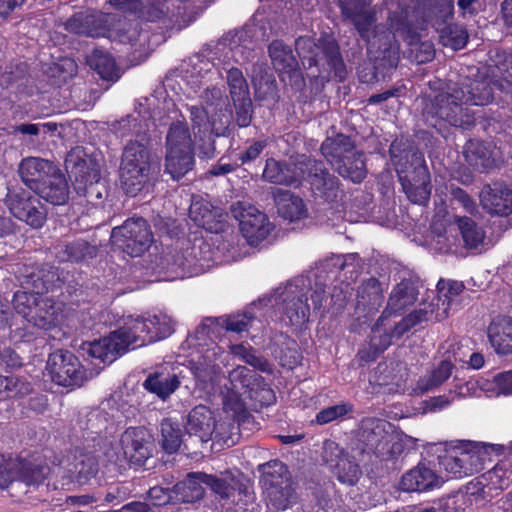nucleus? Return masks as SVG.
Instances as JSON below:
<instances>
[{
  "label": "nucleus",
  "mask_w": 512,
  "mask_h": 512,
  "mask_svg": "<svg viewBox=\"0 0 512 512\" xmlns=\"http://www.w3.org/2000/svg\"><path fill=\"white\" fill-rule=\"evenodd\" d=\"M263 17L257 11L253 16L252 23L234 32L227 33L212 48H205L200 53L193 55L183 65L182 80L185 87L184 92L188 98L200 96L215 74L214 69L219 67L226 71V80L232 101L250 98L249 87L240 69L232 66V62L244 65L254 57L255 42L257 40H268L273 34V28L267 32L265 26L260 25ZM219 89L220 88L215 87Z\"/></svg>",
  "instance_id": "f257e3e1"
},
{
  "label": "nucleus",
  "mask_w": 512,
  "mask_h": 512,
  "mask_svg": "<svg viewBox=\"0 0 512 512\" xmlns=\"http://www.w3.org/2000/svg\"><path fill=\"white\" fill-rule=\"evenodd\" d=\"M200 105H186L192 124L194 141L184 121L173 122L166 136V172L174 179L184 176L194 164L193 144L200 158H212L214 137L224 135L231 121L223 92L206 88L199 96Z\"/></svg>",
  "instance_id": "f03ea898"
},
{
  "label": "nucleus",
  "mask_w": 512,
  "mask_h": 512,
  "mask_svg": "<svg viewBox=\"0 0 512 512\" xmlns=\"http://www.w3.org/2000/svg\"><path fill=\"white\" fill-rule=\"evenodd\" d=\"M101 258V267L108 268L104 274L107 284L119 282L132 284L130 289L141 288L146 283L160 281L183 280L199 276L211 271L213 268L234 262H217L216 258H138L137 261L130 262L128 258Z\"/></svg>",
  "instance_id": "7ed1b4c3"
},
{
  "label": "nucleus",
  "mask_w": 512,
  "mask_h": 512,
  "mask_svg": "<svg viewBox=\"0 0 512 512\" xmlns=\"http://www.w3.org/2000/svg\"><path fill=\"white\" fill-rule=\"evenodd\" d=\"M309 299L312 301L314 311L321 310L326 299L325 285L315 283L312 287L309 278L297 276L259 297V303H264L265 309L273 308L283 325L291 327L294 331H301L310 320Z\"/></svg>",
  "instance_id": "20e7f679"
},
{
  "label": "nucleus",
  "mask_w": 512,
  "mask_h": 512,
  "mask_svg": "<svg viewBox=\"0 0 512 512\" xmlns=\"http://www.w3.org/2000/svg\"><path fill=\"white\" fill-rule=\"evenodd\" d=\"M493 91L487 79H475L462 84L460 88H449V92L440 93L427 103L423 109L426 122L442 132V125L448 123L455 127H470L474 118L462 104L487 105L492 101Z\"/></svg>",
  "instance_id": "39448f33"
},
{
  "label": "nucleus",
  "mask_w": 512,
  "mask_h": 512,
  "mask_svg": "<svg viewBox=\"0 0 512 512\" xmlns=\"http://www.w3.org/2000/svg\"><path fill=\"white\" fill-rule=\"evenodd\" d=\"M263 178L280 185H299L308 180L316 197L323 199L341 213L343 191L339 189L338 179L330 175L321 162L301 156L296 162L285 164L275 159L266 161Z\"/></svg>",
  "instance_id": "423d86ee"
},
{
  "label": "nucleus",
  "mask_w": 512,
  "mask_h": 512,
  "mask_svg": "<svg viewBox=\"0 0 512 512\" xmlns=\"http://www.w3.org/2000/svg\"><path fill=\"white\" fill-rule=\"evenodd\" d=\"M221 335L217 317H207L188 336V342L198 349L196 358L190 360V371L196 385L207 393H214L222 377V368L229 363V354L215 339Z\"/></svg>",
  "instance_id": "0eeeda50"
},
{
  "label": "nucleus",
  "mask_w": 512,
  "mask_h": 512,
  "mask_svg": "<svg viewBox=\"0 0 512 512\" xmlns=\"http://www.w3.org/2000/svg\"><path fill=\"white\" fill-rule=\"evenodd\" d=\"M70 33L92 38H107L121 44H147V34L141 30L139 20H126L115 14L87 9L71 16L63 24Z\"/></svg>",
  "instance_id": "6e6552de"
},
{
  "label": "nucleus",
  "mask_w": 512,
  "mask_h": 512,
  "mask_svg": "<svg viewBox=\"0 0 512 512\" xmlns=\"http://www.w3.org/2000/svg\"><path fill=\"white\" fill-rule=\"evenodd\" d=\"M352 21L363 39L367 41L368 55L373 61V68L366 72L361 69L358 72L359 79L363 83L378 81L384 78L392 69L396 68L400 59L399 45L395 40V33L383 30L379 27L372 29L375 22L374 15L367 10L355 13Z\"/></svg>",
  "instance_id": "1a4fd4ad"
},
{
  "label": "nucleus",
  "mask_w": 512,
  "mask_h": 512,
  "mask_svg": "<svg viewBox=\"0 0 512 512\" xmlns=\"http://www.w3.org/2000/svg\"><path fill=\"white\" fill-rule=\"evenodd\" d=\"M356 438L363 452L381 461L397 460L405 451L417 449L419 441L391 422L376 417H365L360 421Z\"/></svg>",
  "instance_id": "9d476101"
},
{
  "label": "nucleus",
  "mask_w": 512,
  "mask_h": 512,
  "mask_svg": "<svg viewBox=\"0 0 512 512\" xmlns=\"http://www.w3.org/2000/svg\"><path fill=\"white\" fill-rule=\"evenodd\" d=\"M30 282L33 286L31 291L18 290L14 293L13 308L31 325L50 330L59 323L62 311L61 304L47 295L54 292L56 285L34 273L28 276L26 284Z\"/></svg>",
  "instance_id": "9b49d317"
},
{
  "label": "nucleus",
  "mask_w": 512,
  "mask_h": 512,
  "mask_svg": "<svg viewBox=\"0 0 512 512\" xmlns=\"http://www.w3.org/2000/svg\"><path fill=\"white\" fill-rule=\"evenodd\" d=\"M390 155L408 199L415 204H425L430 197L431 187L423 155L412 148L408 149L406 144L399 140L391 144Z\"/></svg>",
  "instance_id": "f8f14e48"
},
{
  "label": "nucleus",
  "mask_w": 512,
  "mask_h": 512,
  "mask_svg": "<svg viewBox=\"0 0 512 512\" xmlns=\"http://www.w3.org/2000/svg\"><path fill=\"white\" fill-rule=\"evenodd\" d=\"M118 409L113 400H104L98 407L79 413L77 427L84 441V449H94V452H102L112 442V435L116 432V419Z\"/></svg>",
  "instance_id": "ddd939ff"
},
{
  "label": "nucleus",
  "mask_w": 512,
  "mask_h": 512,
  "mask_svg": "<svg viewBox=\"0 0 512 512\" xmlns=\"http://www.w3.org/2000/svg\"><path fill=\"white\" fill-rule=\"evenodd\" d=\"M295 49L305 69L317 67V72H311L310 77L330 78V72L340 80L345 78L346 70L337 46L332 40H319L301 36L295 42Z\"/></svg>",
  "instance_id": "4468645a"
},
{
  "label": "nucleus",
  "mask_w": 512,
  "mask_h": 512,
  "mask_svg": "<svg viewBox=\"0 0 512 512\" xmlns=\"http://www.w3.org/2000/svg\"><path fill=\"white\" fill-rule=\"evenodd\" d=\"M152 454V436L143 427H129L119 442L112 440L104 450L108 462L122 466L124 461L141 466Z\"/></svg>",
  "instance_id": "2eb2a0df"
},
{
  "label": "nucleus",
  "mask_w": 512,
  "mask_h": 512,
  "mask_svg": "<svg viewBox=\"0 0 512 512\" xmlns=\"http://www.w3.org/2000/svg\"><path fill=\"white\" fill-rule=\"evenodd\" d=\"M263 485L267 506L274 511H286L298 503L299 496L288 468L275 460L264 466Z\"/></svg>",
  "instance_id": "dca6fc26"
},
{
  "label": "nucleus",
  "mask_w": 512,
  "mask_h": 512,
  "mask_svg": "<svg viewBox=\"0 0 512 512\" xmlns=\"http://www.w3.org/2000/svg\"><path fill=\"white\" fill-rule=\"evenodd\" d=\"M323 156L338 173L355 183L366 176L363 154L356 151L350 139L344 135L327 138L321 146Z\"/></svg>",
  "instance_id": "f3484780"
},
{
  "label": "nucleus",
  "mask_w": 512,
  "mask_h": 512,
  "mask_svg": "<svg viewBox=\"0 0 512 512\" xmlns=\"http://www.w3.org/2000/svg\"><path fill=\"white\" fill-rule=\"evenodd\" d=\"M205 486L210 488L220 499L238 507L237 511L255 512L257 505L253 486L241 475L225 472L220 475L206 474L202 476Z\"/></svg>",
  "instance_id": "a211bd4d"
},
{
  "label": "nucleus",
  "mask_w": 512,
  "mask_h": 512,
  "mask_svg": "<svg viewBox=\"0 0 512 512\" xmlns=\"http://www.w3.org/2000/svg\"><path fill=\"white\" fill-rule=\"evenodd\" d=\"M134 349L155 343L174 332V321L167 313L128 315L122 318Z\"/></svg>",
  "instance_id": "6ab92c4d"
},
{
  "label": "nucleus",
  "mask_w": 512,
  "mask_h": 512,
  "mask_svg": "<svg viewBox=\"0 0 512 512\" xmlns=\"http://www.w3.org/2000/svg\"><path fill=\"white\" fill-rule=\"evenodd\" d=\"M222 411L215 419L212 439L227 447L235 445L240 438V426L249 417L244 400L233 391L224 393Z\"/></svg>",
  "instance_id": "aec40b11"
},
{
  "label": "nucleus",
  "mask_w": 512,
  "mask_h": 512,
  "mask_svg": "<svg viewBox=\"0 0 512 512\" xmlns=\"http://www.w3.org/2000/svg\"><path fill=\"white\" fill-rule=\"evenodd\" d=\"M228 382L230 386L225 385L221 390L222 398L225 392L233 391L242 400L243 397L249 398L260 406H268L275 401L274 391L255 370L238 365L229 372Z\"/></svg>",
  "instance_id": "412c9836"
},
{
  "label": "nucleus",
  "mask_w": 512,
  "mask_h": 512,
  "mask_svg": "<svg viewBox=\"0 0 512 512\" xmlns=\"http://www.w3.org/2000/svg\"><path fill=\"white\" fill-rule=\"evenodd\" d=\"M419 3L429 6L432 16L430 21L440 33L441 43L453 50L463 49L468 41L466 29L456 24H448V20L453 17L454 0H419Z\"/></svg>",
  "instance_id": "4be33fe9"
},
{
  "label": "nucleus",
  "mask_w": 512,
  "mask_h": 512,
  "mask_svg": "<svg viewBox=\"0 0 512 512\" xmlns=\"http://www.w3.org/2000/svg\"><path fill=\"white\" fill-rule=\"evenodd\" d=\"M111 243L114 252H123L127 256H140L152 243V234L146 220L132 218L124 222L122 226L113 228Z\"/></svg>",
  "instance_id": "5701e85b"
},
{
  "label": "nucleus",
  "mask_w": 512,
  "mask_h": 512,
  "mask_svg": "<svg viewBox=\"0 0 512 512\" xmlns=\"http://www.w3.org/2000/svg\"><path fill=\"white\" fill-rule=\"evenodd\" d=\"M231 213L239 222L242 236L252 247L259 246L273 230L267 215L247 202L233 204Z\"/></svg>",
  "instance_id": "b1692460"
},
{
  "label": "nucleus",
  "mask_w": 512,
  "mask_h": 512,
  "mask_svg": "<svg viewBox=\"0 0 512 512\" xmlns=\"http://www.w3.org/2000/svg\"><path fill=\"white\" fill-rule=\"evenodd\" d=\"M83 349L90 357L110 364L127 351L134 350V346L121 319L118 329L99 340L85 343Z\"/></svg>",
  "instance_id": "393cba45"
},
{
  "label": "nucleus",
  "mask_w": 512,
  "mask_h": 512,
  "mask_svg": "<svg viewBox=\"0 0 512 512\" xmlns=\"http://www.w3.org/2000/svg\"><path fill=\"white\" fill-rule=\"evenodd\" d=\"M46 371L57 385L81 386L85 371L78 358L70 351L58 350L49 355Z\"/></svg>",
  "instance_id": "a878e982"
},
{
  "label": "nucleus",
  "mask_w": 512,
  "mask_h": 512,
  "mask_svg": "<svg viewBox=\"0 0 512 512\" xmlns=\"http://www.w3.org/2000/svg\"><path fill=\"white\" fill-rule=\"evenodd\" d=\"M437 303L433 304L434 321H442L449 313L458 311L470 303V295L465 285L461 281L453 279L440 278L436 285Z\"/></svg>",
  "instance_id": "bb28decb"
},
{
  "label": "nucleus",
  "mask_w": 512,
  "mask_h": 512,
  "mask_svg": "<svg viewBox=\"0 0 512 512\" xmlns=\"http://www.w3.org/2000/svg\"><path fill=\"white\" fill-rule=\"evenodd\" d=\"M6 205L10 213L18 220L34 229L41 228L46 222L47 211L38 198L26 191H9Z\"/></svg>",
  "instance_id": "cd10ccee"
},
{
  "label": "nucleus",
  "mask_w": 512,
  "mask_h": 512,
  "mask_svg": "<svg viewBox=\"0 0 512 512\" xmlns=\"http://www.w3.org/2000/svg\"><path fill=\"white\" fill-rule=\"evenodd\" d=\"M419 279L417 277H409L402 279L396 284L389 294L387 305L381 316L373 326L374 333L379 331L380 326H384V321L391 317L402 314L418 299L419 295Z\"/></svg>",
  "instance_id": "c85d7f7f"
},
{
  "label": "nucleus",
  "mask_w": 512,
  "mask_h": 512,
  "mask_svg": "<svg viewBox=\"0 0 512 512\" xmlns=\"http://www.w3.org/2000/svg\"><path fill=\"white\" fill-rule=\"evenodd\" d=\"M433 304L422 303L418 309L403 317L394 327L389 331L382 334V327L379 331L374 333L372 329L371 343L379 350L387 349L394 339H400L404 334L410 331L413 327L428 321L433 320L434 308Z\"/></svg>",
  "instance_id": "c756f323"
},
{
  "label": "nucleus",
  "mask_w": 512,
  "mask_h": 512,
  "mask_svg": "<svg viewBox=\"0 0 512 512\" xmlns=\"http://www.w3.org/2000/svg\"><path fill=\"white\" fill-rule=\"evenodd\" d=\"M220 331L223 330L237 334L247 332L252 328H260L267 322L264 303L252 302L242 312L217 317Z\"/></svg>",
  "instance_id": "7c9ffc66"
},
{
  "label": "nucleus",
  "mask_w": 512,
  "mask_h": 512,
  "mask_svg": "<svg viewBox=\"0 0 512 512\" xmlns=\"http://www.w3.org/2000/svg\"><path fill=\"white\" fill-rule=\"evenodd\" d=\"M190 219L198 226L211 233H219L225 227V214L213 207L209 200L197 195L191 200Z\"/></svg>",
  "instance_id": "2f4dec72"
},
{
  "label": "nucleus",
  "mask_w": 512,
  "mask_h": 512,
  "mask_svg": "<svg viewBox=\"0 0 512 512\" xmlns=\"http://www.w3.org/2000/svg\"><path fill=\"white\" fill-rule=\"evenodd\" d=\"M443 484L442 478L435 470L425 463L405 472L399 482V489L404 492H429L440 488Z\"/></svg>",
  "instance_id": "473e14b6"
},
{
  "label": "nucleus",
  "mask_w": 512,
  "mask_h": 512,
  "mask_svg": "<svg viewBox=\"0 0 512 512\" xmlns=\"http://www.w3.org/2000/svg\"><path fill=\"white\" fill-rule=\"evenodd\" d=\"M460 451V462L468 475L478 473L486 462L491 460L493 453L498 454L502 449L500 445H493L481 442L465 441L458 448Z\"/></svg>",
  "instance_id": "72a5a7b5"
},
{
  "label": "nucleus",
  "mask_w": 512,
  "mask_h": 512,
  "mask_svg": "<svg viewBox=\"0 0 512 512\" xmlns=\"http://www.w3.org/2000/svg\"><path fill=\"white\" fill-rule=\"evenodd\" d=\"M180 383L177 368L171 364H165L148 375L143 387L161 400H166L178 389Z\"/></svg>",
  "instance_id": "f704fd0d"
},
{
  "label": "nucleus",
  "mask_w": 512,
  "mask_h": 512,
  "mask_svg": "<svg viewBox=\"0 0 512 512\" xmlns=\"http://www.w3.org/2000/svg\"><path fill=\"white\" fill-rule=\"evenodd\" d=\"M480 201L483 208L491 214L507 216L512 213V190L500 183L484 186Z\"/></svg>",
  "instance_id": "c9c22d12"
},
{
  "label": "nucleus",
  "mask_w": 512,
  "mask_h": 512,
  "mask_svg": "<svg viewBox=\"0 0 512 512\" xmlns=\"http://www.w3.org/2000/svg\"><path fill=\"white\" fill-rule=\"evenodd\" d=\"M499 156V150L490 143L469 140L464 147L466 161L480 172L497 166Z\"/></svg>",
  "instance_id": "e433bc0d"
},
{
  "label": "nucleus",
  "mask_w": 512,
  "mask_h": 512,
  "mask_svg": "<svg viewBox=\"0 0 512 512\" xmlns=\"http://www.w3.org/2000/svg\"><path fill=\"white\" fill-rule=\"evenodd\" d=\"M487 337L497 355L512 354V317H494L487 327Z\"/></svg>",
  "instance_id": "4c0bfd02"
},
{
  "label": "nucleus",
  "mask_w": 512,
  "mask_h": 512,
  "mask_svg": "<svg viewBox=\"0 0 512 512\" xmlns=\"http://www.w3.org/2000/svg\"><path fill=\"white\" fill-rule=\"evenodd\" d=\"M383 301L384 288L378 279L371 277L358 287L356 309L365 316L377 312Z\"/></svg>",
  "instance_id": "58836bf2"
},
{
  "label": "nucleus",
  "mask_w": 512,
  "mask_h": 512,
  "mask_svg": "<svg viewBox=\"0 0 512 512\" xmlns=\"http://www.w3.org/2000/svg\"><path fill=\"white\" fill-rule=\"evenodd\" d=\"M34 192L53 205H63L69 197L67 181L57 168L38 187H35Z\"/></svg>",
  "instance_id": "ea45409f"
},
{
  "label": "nucleus",
  "mask_w": 512,
  "mask_h": 512,
  "mask_svg": "<svg viewBox=\"0 0 512 512\" xmlns=\"http://www.w3.org/2000/svg\"><path fill=\"white\" fill-rule=\"evenodd\" d=\"M145 105L138 101L135 113L120 120L115 126V132L120 137L136 136L141 141L145 139L150 129V113L142 109Z\"/></svg>",
  "instance_id": "a19ab883"
},
{
  "label": "nucleus",
  "mask_w": 512,
  "mask_h": 512,
  "mask_svg": "<svg viewBox=\"0 0 512 512\" xmlns=\"http://www.w3.org/2000/svg\"><path fill=\"white\" fill-rule=\"evenodd\" d=\"M275 204L279 216L290 223L298 224L308 217L304 201L289 191L279 190L275 194Z\"/></svg>",
  "instance_id": "79ce46f5"
},
{
  "label": "nucleus",
  "mask_w": 512,
  "mask_h": 512,
  "mask_svg": "<svg viewBox=\"0 0 512 512\" xmlns=\"http://www.w3.org/2000/svg\"><path fill=\"white\" fill-rule=\"evenodd\" d=\"M55 169L47 160L30 157L21 161L19 173L25 185L34 191Z\"/></svg>",
  "instance_id": "37998d69"
},
{
  "label": "nucleus",
  "mask_w": 512,
  "mask_h": 512,
  "mask_svg": "<svg viewBox=\"0 0 512 512\" xmlns=\"http://www.w3.org/2000/svg\"><path fill=\"white\" fill-rule=\"evenodd\" d=\"M453 369L454 365L451 359L447 358L440 361L417 380L412 389L413 393L422 395L435 390L451 377Z\"/></svg>",
  "instance_id": "c03bdc74"
},
{
  "label": "nucleus",
  "mask_w": 512,
  "mask_h": 512,
  "mask_svg": "<svg viewBox=\"0 0 512 512\" xmlns=\"http://www.w3.org/2000/svg\"><path fill=\"white\" fill-rule=\"evenodd\" d=\"M215 418L211 410L205 405L195 406L188 414L186 431L190 435L198 436L202 442L212 439Z\"/></svg>",
  "instance_id": "a18cd8bd"
},
{
  "label": "nucleus",
  "mask_w": 512,
  "mask_h": 512,
  "mask_svg": "<svg viewBox=\"0 0 512 512\" xmlns=\"http://www.w3.org/2000/svg\"><path fill=\"white\" fill-rule=\"evenodd\" d=\"M268 52L275 70L281 75L287 74L291 78L299 76L298 61L289 46L276 40L269 45Z\"/></svg>",
  "instance_id": "49530a36"
},
{
  "label": "nucleus",
  "mask_w": 512,
  "mask_h": 512,
  "mask_svg": "<svg viewBox=\"0 0 512 512\" xmlns=\"http://www.w3.org/2000/svg\"><path fill=\"white\" fill-rule=\"evenodd\" d=\"M203 472H192L185 479L179 481L172 488L175 501L183 503H194L201 500L205 493Z\"/></svg>",
  "instance_id": "de8ad7c7"
},
{
  "label": "nucleus",
  "mask_w": 512,
  "mask_h": 512,
  "mask_svg": "<svg viewBox=\"0 0 512 512\" xmlns=\"http://www.w3.org/2000/svg\"><path fill=\"white\" fill-rule=\"evenodd\" d=\"M86 453L80 455L71 470V479L80 486L90 484L99 473V457L102 452L94 449H85Z\"/></svg>",
  "instance_id": "09e8293b"
},
{
  "label": "nucleus",
  "mask_w": 512,
  "mask_h": 512,
  "mask_svg": "<svg viewBox=\"0 0 512 512\" xmlns=\"http://www.w3.org/2000/svg\"><path fill=\"white\" fill-rule=\"evenodd\" d=\"M151 171L150 155L146 146L139 141L130 142L124 148L120 170L126 174L133 170Z\"/></svg>",
  "instance_id": "8fccbe9b"
},
{
  "label": "nucleus",
  "mask_w": 512,
  "mask_h": 512,
  "mask_svg": "<svg viewBox=\"0 0 512 512\" xmlns=\"http://www.w3.org/2000/svg\"><path fill=\"white\" fill-rule=\"evenodd\" d=\"M481 477L490 493L494 495L495 492V495H497L512 483V462L509 460L501 461L492 469L481 474Z\"/></svg>",
  "instance_id": "3c124183"
},
{
  "label": "nucleus",
  "mask_w": 512,
  "mask_h": 512,
  "mask_svg": "<svg viewBox=\"0 0 512 512\" xmlns=\"http://www.w3.org/2000/svg\"><path fill=\"white\" fill-rule=\"evenodd\" d=\"M86 61L103 80L114 82L120 78V70L108 52L95 49L87 56Z\"/></svg>",
  "instance_id": "603ef678"
},
{
  "label": "nucleus",
  "mask_w": 512,
  "mask_h": 512,
  "mask_svg": "<svg viewBox=\"0 0 512 512\" xmlns=\"http://www.w3.org/2000/svg\"><path fill=\"white\" fill-rule=\"evenodd\" d=\"M75 174V189L89 198L94 194L97 198H102V195L97 191L95 185L100 181V172L95 167H87L85 164L76 167Z\"/></svg>",
  "instance_id": "864d4df0"
},
{
  "label": "nucleus",
  "mask_w": 512,
  "mask_h": 512,
  "mask_svg": "<svg viewBox=\"0 0 512 512\" xmlns=\"http://www.w3.org/2000/svg\"><path fill=\"white\" fill-rule=\"evenodd\" d=\"M120 181L121 186L125 193L129 196H136L143 191H148L151 181V171H129L126 174V170H120Z\"/></svg>",
  "instance_id": "5fc2aeb1"
},
{
  "label": "nucleus",
  "mask_w": 512,
  "mask_h": 512,
  "mask_svg": "<svg viewBox=\"0 0 512 512\" xmlns=\"http://www.w3.org/2000/svg\"><path fill=\"white\" fill-rule=\"evenodd\" d=\"M457 227L462 236L465 247L469 249H478L485 244V233L474 220L469 217H457L455 219Z\"/></svg>",
  "instance_id": "6e6d98bb"
},
{
  "label": "nucleus",
  "mask_w": 512,
  "mask_h": 512,
  "mask_svg": "<svg viewBox=\"0 0 512 512\" xmlns=\"http://www.w3.org/2000/svg\"><path fill=\"white\" fill-rule=\"evenodd\" d=\"M160 432L162 449L169 454L175 453L182 443V430L179 423L171 418H165L161 421Z\"/></svg>",
  "instance_id": "4d7b16f0"
},
{
  "label": "nucleus",
  "mask_w": 512,
  "mask_h": 512,
  "mask_svg": "<svg viewBox=\"0 0 512 512\" xmlns=\"http://www.w3.org/2000/svg\"><path fill=\"white\" fill-rule=\"evenodd\" d=\"M31 384L17 376H0V400L17 399L28 395Z\"/></svg>",
  "instance_id": "13d9d810"
},
{
  "label": "nucleus",
  "mask_w": 512,
  "mask_h": 512,
  "mask_svg": "<svg viewBox=\"0 0 512 512\" xmlns=\"http://www.w3.org/2000/svg\"><path fill=\"white\" fill-rule=\"evenodd\" d=\"M354 412V405L348 401L321 409L315 416L314 422L318 425H326L334 421H343L350 418Z\"/></svg>",
  "instance_id": "bf43d9fd"
},
{
  "label": "nucleus",
  "mask_w": 512,
  "mask_h": 512,
  "mask_svg": "<svg viewBox=\"0 0 512 512\" xmlns=\"http://www.w3.org/2000/svg\"><path fill=\"white\" fill-rule=\"evenodd\" d=\"M395 384V375L393 368L386 362L378 363V365L369 374V385L372 393H379L382 388Z\"/></svg>",
  "instance_id": "052dcab7"
},
{
  "label": "nucleus",
  "mask_w": 512,
  "mask_h": 512,
  "mask_svg": "<svg viewBox=\"0 0 512 512\" xmlns=\"http://www.w3.org/2000/svg\"><path fill=\"white\" fill-rule=\"evenodd\" d=\"M234 357H237L241 361L251 365L254 368H257L261 371L268 370V362L263 358L256 355L255 350L249 346L244 344H234L230 345V351L227 352Z\"/></svg>",
  "instance_id": "680f3d73"
},
{
  "label": "nucleus",
  "mask_w": 512,
  "mask_h": 512,
  "mask_svg": "<svg viewBox=\"0 0 512 512\" xmlns=\"http://www.w3.org/2000/svg\"><path fill=\"white\" fill-rule=\"evenodd\" d=\"M171 501H175L172 489L154 486L149 489L144 501L139 502L146 504L150 508L149 512H161L160 508L169 504Z\"/></svg>",
  "instance_id": "e2e57ef3"
},
{
  "label": "nucleus",
  "mask_w": 512,
  "mask_h": 512,
  "mask_svg": "<svg viewBox=\"0 0 512 512\" xmlns=\"http://www.w3.org/2000/svg\"><path fill=\"white\" fill-rule=\"evenodd\" d=\"M333 473L341 483L354 485L358 482L362 471L357 463L346 457L340 461L339 466L333 470Z\"/></svg>",
  "instance_id": "0e129e2a"
},
{
  "label": "nucleus",
  "mask_w": 512,
  "mask_h": 512,
  "mask_svg": "<svg viewBox=\"0 0 512 512\" xmlns=\"http://www.w3.org/2000/svg\"><path fill=\"white\" fill-rule=\"evenodd\" d=\"M483 482L484 481L480 475L460 489L473 505L479 504L485 500L486 497H493V494L490 493L487 486L484 485Z\"/></svg>",
  "instance_id": "69168bd1"
},
{
  "label": "nucleus",
  "mask_w": 512,
  "mask_h": 512,
  "mask_svg": "<svg viewBox=\"0 0 512 512\" xmlns=\"http://www.w3.org/2000/svg\"><path fill=\"white\" fill-rule=\"evenodd\" d=\"M489 387L485 388L494 395L511 396L512 395V370L498 373L493 376L492 381L488 382Z\"/></svg>",
  "instance_id": "338daca9"
},
{
  "label": "nucleus",
  "mask_w": 512,
  "mask_h": 512,
  "mask_svg": "<svg viewBox=\"0 0 512 512\" xmlns=\"http://www.w3.org/2000/svg\"><path fill=\"white\" fill-rule=\"evenodd\" d=\"M347 457L345 451L332 440H326L323 443L322 458L326 465L333 471L339 466L340 461Z\"/></svg>",
  "instance_id": "774afa93"
}]
</instances>
